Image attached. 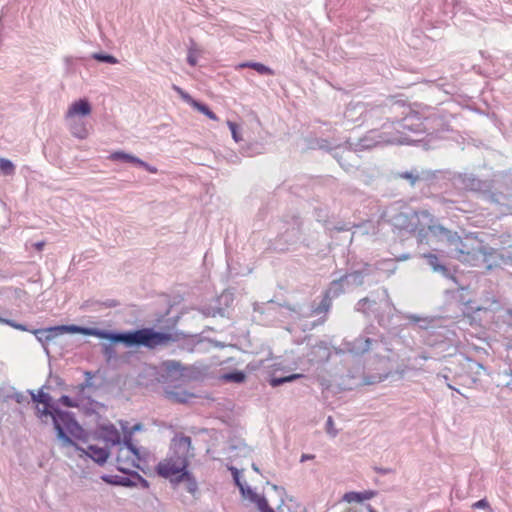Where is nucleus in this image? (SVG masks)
<instances>
[{
	"label": "nucleus",
	"instance_id": "nucleus-21",
	"mask_svg": "<svg viewBox=\"0 0 512 512\" xmlns=\"http://www.w3.org/2000/svg\"><path fill=\"white\" fill-rule=\"evenodd\" d=\"M227 125L232 133V137L233 139L236 141V142H239L241 140V137L238 133V126L236 123L232 122V121H228L227 122Z\"/></svg>",
	"mask_w": 512,
	"mask_h": 512
},
{
	"label": "nucleus",
	"instance_id": "nucleus-22",
	"mask_svg": "<svg viewBox=\"0 0 512 512\" xmlns=\"http://www.w3.org/2000/svg\"><path fill=\"white\" fill-rule=\"evenodd\" d=\"M473 509H486L488 512H492V509L486 499H481L472 504Z\"/></svg>",
	"mask_w": 512,
	"mask_h": 512
},
{
	"label": "nucleus",
	"instance_id": "nucleus-31",
	"mask_svg": "<svg viewBox=\"0 0 512 512\" xmlns=\"http://www.w3.org/2000/svg\"><path fill=\"white\" fill-rule=\"evenodd\" d=\"M365 342H366V349H368L372 343V340L369 338H366Z\"/></svg>",
	"mask_w": 512,
	"mask_h": 512
},
{
	"label": "nucleus",
	"instance_id": "nucleus-28",
	"mask_svg": "<svg viewBox=\"0 0 512 512\" xmlns=\"http://www.w3.org/2000/svg\"><path fill=\"white\" fill-rule=\"evenodd\" d=\"M313 458H314V455L303 454V455L301 456V462H304V461H306V460H311V459H313Z\"/></svg>",
	"mask_w": 512,
	"mask_h": 512
},
{
	"label": "nucleus",
	"instance_id": "nucleus-26",
	"mask_svg": "<svg viewBox=\"0 0 512 512\" xmlns=\"http://www.w3.org/2000/svg\"><path fill=\"white\" fill-rule=\"evenodd\" d=\"M329 298H330V290L326 292L325 299L322 302V305H323V307H325V310H328L330 307Z\"/></svg>",
	"mask_w": 512,
	"mask_h": 512
},
{
	"label": "nucleus",
	"instance_id": "nucleus-12",
	"mask_svg": "<svg viewBox=\"0 0 512 512\" xmlns=\"http://www.w3.org/2000/svg\"><path fill=\"white\" fill-rule=\"evenodd\" d=\"M109 159L112 161H125L133 164H136V162H140L139 158L131 154L125 153L123 151H116L111 153Z\"/></svg>",
	"mask_w": 512,
	"mask_h": 512
},
{
	"label": "nucleus",
	"instance_id": "nucleus-30",
	"mask_svg": "<svg viewBox=\"0 0 512 512\" xmlns=\"http://www.w3.org/2000/svg\"><path fill=\"white\" fill-rule=\"evenodd\" d=\"M12 327L16 328V329H19V330H25V327L21 324H16V323H12V322H8Z\"/></svg>",
	"mask_w": 512,
	"mask_h": 512
},
{
	"label": "nucleus",
	"instance_id": "nucleus-6",
	"mask_svg": "<svg viewBox=\"0 0 512 512\" xmlns=\"http://www.w3.org/2000/svg\"><path fill=\"white\" fill-rule=\"evenodd\" d=\"M429 231L434 235H442L445 237L447 242L451 246H454L455 252L458 255L469 254V251L463 244L461 237L456 232H452L440 225L429 226Z\"/></svg>",
	"mask_w": 512,
	"mask_h": 512
},
{
	"label": "nucleus",
	"instance_id": "nucleus-10",
	"mask_svg": "<svg viewBox=\"0 0 512 512\" xmlns=\"http://www.w3.org/2000/svg\"><path fill=\"white\" fill-rule=\"evenodd\" d=\"M375 496V492L373 491H364V492H348L343 496V500L347 503L353 502H362L364 500H369Z\"/></svg>",
	"mask_w": 512,
	"mask_h": 512
},
{
	"label": "nucleus",
	"instance_id": "nucleus-9",
	"mask_svg": "<svg viewBox=\"0 0 512 512\" xmlns=\"http://www.w3.org/2000/svg\"><path fill=\"white\" fill-rule=\"evenodd\" d=\"M91 113V106L89 102L85 99H80L71 104L69 107L66 117L72 118L78 115L86 116Z\"/></svg>",
	"mask_w": 512,
	"mask_h": 512
},
{
	"label": "nucleus",
	"instance_id": "nucleus-25",
	"mask_svg": "<svg viewBox=\"0 0 512 512\" xmlns=\"http://www.w3.org/2000/svg\"><path fill=\"white\" fill-rule=\"evenodd\" d=\"M137 165L145 168L148 172L152 173V174H155L157 173V168L156 167H153V166H150L149 164H147L146 162L142 161L140 159V162H136Z\"/></svg>",
	"mask_w": 512,
	"mask_h": 512
},
{
	"label": "nucleus",
	"instance_id": "nucleus-7",
	"mask_svg": "<svg viewBox=\"0 0 512 512\" xmlns=\"http://www.w3.org/2000/svg\"><path fill=\"white\" fill-rule=\"evenodd\" d=\"M173 89L180 95V97L186 103L190 104L193 108L206 115L209 119L213 121H218L217 115L213 111H211L207 105L194 100L188 93H186L183 89H181L178 86L174 85Z\"/></svg>",
	"mask_w": 512,
	"mask_h": 512
},
{
	"label": "nucleus",
	"instance_id": "nucleus-18",
	"mask_svg": "<svg viewBox=\"0 0 512 512\" xmlns=\"http://www.w3.org/2000/svg\"><path fill=\"white\" fill-rule=\"evenodd\" d=\"M93 58L98 60V61L107 62V63H110V64L118 63V60L114 56H112V55L94 54Z\"/></svg>",
	"mask_w": 512,
	"mask_h": 512
},
{
	"label": "nucleus",
	"instance_id": "nucleus-32",
	"mask_svg": "<svg viewBox=\"0 0 512 512\" xmlns=\"http://www.w3.org/2000/svg\"><path fill=\"white\" fill-rule=\"evenodd\" d=\"M121 484L124 486H129V485H131V482H130V480H127V481L121 482Z\"/></svg>",
	"mask_w": 512,
	"mask_h": 512
},
{
	"label": "nucleus",
	"instance_id": "nucleus-15",
	"mask_svg": "<svg viewBox=\"0 0 512 512\" xmlns=\"http://www.w3.org/2000/svg\"><path fill=\"white\" fill-rule=\"evenodd\" d=\"M303 377L302 374H292V375H289V376H286V377H281V378H273L270 382L271 386L273 387H277L283 383H286V382H291L295 379H298V378H301Z\"/></svg>",
	"mask_w": 512,
	"mask_h": 512
},
{
	"label": "nucleus",
	"instance_id": "nucleus-17",
	"mask_svg": "<svg viewBox=\"0 0 512 512\" xmlns=\"http://www.w3.org/2000/svg\"><path fill=\"white\" fill-rule=\"evenodd\" d=\"M256 504L261 512H275L273 508L269 506L267 500L264 497H258Z\"/></svg>",
	"mask_w": 512,
	"mask_h": 512
},
{
	"label": "nucleus",
	"instance_id": "nucleus-34",
	"mask_svg": "<svg viewBox=\"0 0 512 512\" xmlns=\"http://www.w3.org/2000/svg\"><path fill=\"white\" fill-rule=\"evenodd\" d=\"M367 301H368V299H367V298H363V299L360 301V303H362V302H367Z\"/></svg>",
	"mask_w": 512,
	"mask_h": 512
},
{
	"label": "nucleus",
	"instance_id": "nucleus-11",
	"mask_svg": "<svg viewBox=\"0 0 512 512\" xmlns=\"http://www.w3.org/2000/svg\"><path fill=\"white\" fill-rule=\"evenodd\" d=\"M238 67L239 68H251V69L257 71L259 74L274 75V71L271 68H269L268 66H266L262 63H259V62L241 63Z\"/></svg>",
	"mask_w": 512,
	"mask_h": 512
},
{
	"label": "nucleus",
	"instance_id": "nucleus-2",
	"mask_svg": "<svg viewBox=\"0 0 512 512\" xmlns=\"http://www.w3.org/2000/svg\"><path fill=\"white\" fill-rule=\"evenodd\" d=\"M32 398L37 403V414L40 418L51 416L57 438L62 446L74 445V440H82L85 430L75 421L68 412H63L52 407L51 396L48 393L39 391L33 394Z\"/></svg>",
	"mask_w": 512,
	"mask_h": 512
},
{
	"label": "nucleus",
	"instance_id": "nucleus-1",
	"mask_svg": "<svg viewBox=\"0 0 512 512\" xmlns=\"http://www.w3.org/2000/svg\"><path fill=\"white\" fill-rule=\"evenodd\" d=\"M58 329L86 336H94L114 343H123L127 347L144 346L150 350L159 346H166L176 340L171 333L158 332L153 328H142L126 333H112L97 328H88L76 325L60 326Z\"/></svg>",
	"mask_w": 512,
	"mask_h": 512
},
{
	"label": "nucleus",
	"instance_id": "nucleus-19",
	"mask_svg": "<svg viewBox=\"0 0 512 512\" xmlns=\"http://www.w3.org/2000/svg\"><path fill=\"white\" fill-rule=\"evenodd\" d=\"M197 52H198V50L196 49V47L191 46L189 48L188 56H187V62L191 66H196V64H197Z\"/></svg>",
	"mask_w": 512,
	"mask_h": 512
},
{
	"label": "nucleus",
	"instance_id": "nucleus-27",
	"mask_svg": "<svg viewBox=\"0 0 512 512\" xmlns=\"http://www.w3.org/2000/svg\"><path fill=\"white\" fill-rule=\"evenodd\" d=\"M44 246H45V242L44 241L36 242L34 244L35 249L38 250V251L43 250Z\"/></svg>",
	"mask_w": 512,
	"mask_h": 512
},
{
	"label": "nucleus",
	"instance_id": "nucleus-24",
	"mask_svg": "<svg viewBox=\"0 0 512 512\" xmlns=\"http://www.w3.org/2000/svg\"><path fill=\"white\" fill-rule=\"evenodd\" d=\"M326 426H327V433L332 435V436H335L336 435V431L334 430V421H333L331 416L328 417L327 422H326Z\"/></svg>",
	"mask_w": 512,
	"mask_h": 512
},
{
	"label": "nucleus",
	"instance_id": "nucleus-29",
	"mask_svg": "<svg viewBox=\"0 0 512 512\" xmlns=\"http://www.w3.org/2000/svg\"><path fill=\"white\" fill-rule=\"evenodd\" d=\"M401 177H403L405 179L412 180V182H414V180H415V178L413 177V175L411 173H404L401 175Z\"/></svg>",
	"mask_w": 512,
	"mask_h": 512
},
{
	"label": "nucleus",
	"instance_id": "nucleus-20",
	"mask_svg": "<svg viewBox=\"0 0 512 512\" xmlns=\"http://www.w3.org/2000/svg\"><path fill=\"white\" fill-rule=\"evenodd\" d=\"M73 134L80 139H84L88 136V130L85 126L75 125L73 127Z\"/></svg>",
	"mask_w": 512,
	"mask_h": 512
},
{
	"label": "nucleus",
	"instance_id": "nucleus-16",
	"mask_svg": "<svg viewBox=\"0 0 512 512\" xmlns=\"http://www.w3.org/2000/svg\"><path fill=\"white\" fill-rule=\"evenodd\" d=\"M224 378L231 382L241 383L245 380L246 376L243 372L237 371V372H232V373L226 374L224 376Z\"/></svg>",
	"mask_w": 512,
	"mask_h": 512
},
{
	"label": "nucleus",
	"instance_id": "nucleus-23",
	"mask_svg": "<svg viewBox=\"0 0 512 512\" xmlns=\"http://www.w3.org/2000/svg\"><path fill=\"white\" fill-rule=\"evenodd\" d=\"M59 402L66 407H76L77 406V404L69 396H66V395H63L59 399Z\"/></svg>",
	"mask_w": 512,
	"mask_h": 512
},
{
	"label": "nucleus",
	"instance_id": "nucleus-5",
	"mask_svg": "<svg viewBox=\"0 0 512 512\" xmlns=\"http://www.w3.org/2000/svg\"><path fill=\"white\" fill-rule=\"evenodd\" d=\"M121 428L124 433L123 443L117 439L118 450L116 455V463L119 471L124 473H130L135 468H140L142 461V455L138 448L132 444V436L136 431L143 428L141 423H137L132 427H128V423L121 422Z\"/></svg>",
	"mask_w": 512,
	"mask_h": 512
},
{
	"label": "nucleus",
	"instance_id": "nucleus-35",
	"mask_svg": "<svg viewBox=\"0 0 512 512\" xmlns=\"http://www.w3.org/2000/svg\"><path fill=\"white\" fill-rule=\"evenodd\" d=\"M143 483H144L145 486H148V483H147L146 480H143Z\"/></svg>",
	"mask_w": 512,
	"mask_h": 512
},
{
	"label": "nucleus",
	"instance_id": "nucleus-33",
	"mask_svg": "<svg viewBox=\"0 0 512 512\" xmlns=\"http://www.w3.org/2000/svg\"><path fill=\"white\" fill-rule=\"evenodd\" d=\"M331 284H332V285H339V286H340V281L335 280V281H333Z\"/></svg>",
	"mask_w": 512,
	"mask_h": 512
},
{
	"label": "nucleus",
	"instance_id": "nucleus-4",
	"mask_svg": "<svg viewBox=\"0 0 512 512\" xmlns=\"http://www.w3.org/2000/svg\"><path fill=\"white\" fill-rule=\"evenodd\" d=\"M162 382L166 384L165 395L171 401L187 403L195 397L194 393L183 386L190 380L189 369L177 361L162 364Z\"/></svg>",
	"mask_w": 512,
	"mask_h": 512
},
{
	"label": "nucleus",
	"instance_id": "nucleus-3",
	"mask_svg": "<svg viewBox=\"0 0 512 512\" xmlns=\"http://www.w3.org/2000/svg\"><path fill=\"white\" fill-rule=\"evenodd\" d=\"M173 447L175 454L160 461L156 466V472L171 482L179 483L183 480H190L191 475L187 467L189 465L188 452L191 449V438L188 436L175 438Z\"/></svg>",
	"mask_w": 512,
	"mask_h": 512
},
{
	"label": "nucleus",
	"instance_id": "nucleus-14",
	"mask_svg": "<svg viewBox=\"0 0 512 512\" xmlns=\"http://www.w3.org/2000/svg\"><path fill=\"white\" fill-rule=\"evenodd\" d=\"M423 257L427 259L428 264L435 270V271H446L445 266L440 265L438 263V257L435 254L427 253L424 254Z\"/></svg>",
	"mask_w": 512,
	"mask_h": 512
},
{
	"label": "nucleus",
	"instance_id": "nucleus-13",
	"mask_svg": "<svg viewBox=\"0 0 512 512\" xmlns=\"http://www.w3.org/2000/svg\"><path fill=\"white\" fill-rule=\"evenodd\" d=\"M0 171L4 175H13L15 172V166L10 160L0 158Z\"/></svg>",
	"mask_w": 512,
	"mask_h": 512
},
{
	"label": "nucleus",
	"instance_id": "nucleus-8",
	"mask_svg": "<svg viewBox=\"0 0 512 512\" xmlns=\"http://www.w3.org/2000/svg\"><path fill=\"white\" fill-rule=\"evenodd\" d=\"M85 439H86V434L84 435V438L81 441H85ZM76 441L77 440H74L73 446H75L76 449L81 452L80 457H82L83 455H87L99 464H103L104 462H106V460L109 456V453L105 448L98 447L95 445H90V446H88L87 450H85V449L78 447L76 444Z\"/></svg>",
	"mask_w": 512,
	"mask_h": 512
}]
</instances>
